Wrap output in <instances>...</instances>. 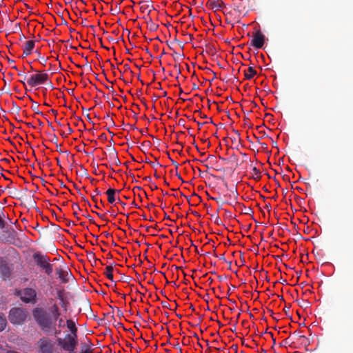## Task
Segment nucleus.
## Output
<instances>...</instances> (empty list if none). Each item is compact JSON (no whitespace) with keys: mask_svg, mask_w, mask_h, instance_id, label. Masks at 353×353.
<instances>
[{"mask_svg":"<svg viewBox=\"0 0 353 353\" xmlns=\"http://www.w3.org/2000/svg\"><path fill=\"white\" fill-rule=\"evenodd\" d=\"M67 327L70 333L63 338H57V343L63 350L71 352L77 345V327L76 323L72 319H67Z\"/></svg>","mask_w":353,"mask_h":353,"instance_id":"f257e3e1","label":"nucleus"},{"mask_svg":"<svg viewBox=\"0 0 353 353\" xmlns=\"http://www.w3.org/2000/svg\"><path fill=\"white\" fill-rule=\"evenodd\" d=\"M28 314L27 311L20 307H14L10 310L8 320L14 325H21L27 319Z\"/></svg>","mask_w":353,"mask_h":353,"instance_id":"f03ea898","label":"nucleus"},{"mask_svg":"<svg viewBox=\"0 0 353 353\" xmlns=\"http://www.w3.org/2000/svg\"><path fill=\"white\" fill-rule=\"evenodd\" d=\"M33 259L36 264L42 268L46 274L52 273V265L49 263V259L47 256L40 252H35L33 254Z\"/></svg>","mask_w":353,"mask_h":353,"instance_id":"7ed1b4c3","label":"nucleus"},{"mask_svg":"<svg viewBox=\"0 0 353 353\" xmlns=\"http://www.w3.org/2000/svg\"><path fill=\"white\" fill-rule=\"evenodd\" d=\"M33 316L37 323L43 328H48L50 325V320L46 312L41 308H36L33 311Z\"/></svg>","mask_w":353,"mask_h":353,"instance_id":"20e7f679","label":"nucleus"},{"mask_svg":"<svg viewBox=\"0 0 353 353\" xmlns=\"http://www.w3.org/2000/svg\"><path fill=\"white\" fill-rule=\"evenodd\" d=\"M24 79L30 86L35 87L47 81L48 75L44 72H38L31 74L30 77L25 76Z\"/></svg>","mask_w":353,"mask_h":353,"instance_id":"39448f33","label":"nucleus"},{"mask_svg":"<svg viewBox=\"0 0 353 353\" xmlns=\"http://www.w3.org/2000/svg\"><path fill=\"white\" fill-rule=\"evenodd\" d=\"M19 296L26 303L34 302L36 297V292L32 288H26L19 292Z\"/></svg>","mask_w":353,"mask_h":353,"instance_id":"423d86ee","label":"nucleus"},{"mask_svg":"<svg viewBox=\"0 0 353 353\" xmlns=\"http://www.w3.org/2000/svg\"><path fill=\"white\" fill-rule=\"evenodd\" d=\"M38 348L41 353H52L53 350V344L52 341L46 338L41 339L38 341Z\"/></svg>","mask_w":353,"mask_h":353,"instance_id":"0eeeda50","label":"nucleus"},{"mask_svg":"<svg viewBox=\"0 0 353 353\" xmlns=\"http://www.w3.org/2000/svg\"><path fill=\"white\" fill-rule=\"evenodd\" d=\"M263 42L264 35L260 32H256L252 39V45L256 48H261L263 45Z\"/></svg>","mask_w":353,"mask_h":353,"instance_id":"6e6552de","label":"nucleus"},{"mask_svg":"<svg viewBox=\"0 0 353 353\" xmlns=\"http://www.w3.org/2000/svg\"><path fill=\"white\" fill-rule=\"evenodd\" d=\"M10 273V268L6 261L0 259V274L3 279L9 277Z\"/></svg>","mask_w":353,"mask_h":353,"instance_id":"1a4fd4ad","label":"nucleus"},{"mask_svg":"<svg viewBox=\"0 0 353 353\" xmlns=\"http://www.w3.org/2000/svg\"><path fill=\"white\" fill-rule=\"evenodd\" d=\"M34 47V41L32 40L27 41L25 43L24 47H23V53L26 55H29L31 54L33 48Z\"/></svg>","mask_w":353,"mask_h":353,"instance_id":"9d476101","label":"nucleus"},{"mask_svg":"<svg viewBox=\"0 0 353 353\" xmlns=\"http://www.w3.org/2000/svg\"><path fill=\"white\" fill-rule=\"evenodd\" d=\"M56 320H57V323L56 325L59 330L55 332V334H59L61 333V329L65 327V325L67 326V320L65 321L63 318L59 317Z\"/></svg>","mask_w":353,"mask_h":353,"instance_id":"9b49d317","label":"nucleus"},{"mask_svg":"<svg viewBox=\"0 0 353 353\" xmlns=\"http://www.w3.org/2000/svg\"><path fill=\"white\" fill-rule=\"evenodd\" d=\"M256 73V70L252 67H249L244 72L245 77L247 79H251Z\"/></svg>","mask_w":353,"mask_h":353,"instance_id":"f8f14e48","label":"nucleus"},{"mask_svg":"<svg viewBox=\"0 0 353 353\" xmlns=\"http://www.w3.org/2000/svg\"><path fill=\"white\" fill-rule=\"evenodd\" d=\"M115 192L116 190L112 188L108 189L106 192V194L108 195V200L110 203H113L115 201Z\"/></svg>","mask_w":353,"mask_h":353,"instance_id":"ddd939ff","label":"nucleus"},{"mask_svg":"<svg viewBox=\"0 0 353 353\" xmlns=\"http://www.w3.org/2000/svg\"><path fill=\"white\" fill-rule=\"evenodd\" d=\"M112 272H113V267L110 265V266H107L105 268V274L106 275V276L110 279V280H112L113 279V274H112Z\"/></svg>","mask_w":353,"mask_h":353,"instance_id":"4468645a","label":"nucleus"},{"mask_svg":"<svg viewBox=\"0 0 353 353\" xmlns=\"http://www.w3.org/2000/svg\"><path fill=\"white\" fill-rule=\"evenodd\" d=\"M51 312L55 319H58L60 316V313L59 312V307L57 305H54L52 307Z\"/></svg>","mask_w":353,"mask_h":353,"instance_id":"2eb2a0df","label":"nucleus"},{"mask_svg":"<svg viewBox=\"0 0 353 353\" xmlns=\"http://www.w3.org/2000/svg\"><path fill=\"white\" fill-rule=\"evenodd\" d=\"M7 324L6 319L0 315V331L4 330Z\"/></svg>","mask_w":353,"mask_h":353,"instance_id":"dca6fc26","label":"nucleus"},{"mask_svg":"<svg viewBox=\"0 0 353 353\" xmlns=\"http://www.w3.org/2000/svg\"><path fill=\"white\" fill-rule=\"evenodd\" d=\"M81 353H92L88 345L83 344L81 346Z\"/></svg>","mask_w":353,"mask_h":353,"instance_id":"f3484780","label":"nucleus"},{"mask_svg":"<svg viewBox=\"0 0 353 353\" xmlns=\"http://www.w3.org/2000/svg\"><path fill=\"white\" fill-rule=\"evenodd\" d=\"M191 247H192V248H194V251H195V252H196L197 253H200V252H199V250H198L197 246H196L195 244H192V245H191Z\"/></svg>","mask_w":353,"mask_h":353,"instance_id":"a211bd4d","label":"nucleus"},{"mask_svg":"<svg viewBox=\"0 0 353 353\" xmlns=\"http://www.w3.org/2000/svg\"><path fill=\"white\" fill-rule=\"evenodd\" d=\"M3 226H4L3 221L1 218V216H0V228H3Z\"/></svg>","mask_w":353,"mask_h":353,"instance_id":"6ab92c4d","label":"nucleus"},{"mask_svg":"<svg viewBox=\"0 0 353 353\" xmlns=\"http://www.w3.org/2000/svg\"><path fill=\"white\" fill-rule=\"evenodd\" d=\"M19 75L21 76V77H24L25 76H26V74H24L22 72H19Z\"/></svg>","mask_w":353,"mask_h":353,"instance_id":"aec40b11","label":"nucleus"},{"mask_svg":"<svg viewBox=\"0 0 353 353\" xmlns=\"http://www.w3.org/2000/svg\"><path fill=\"white\" fill-rule=\"evenodd\" d=\"M114 245L115 247H117V246H118V244H117V243H115V244H114Z\"/></svg>","mask_w":353,"mask_h":353,"instance_id":"412c9836","label":"nucleus"}]
</instances>
